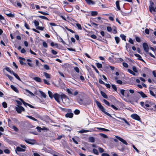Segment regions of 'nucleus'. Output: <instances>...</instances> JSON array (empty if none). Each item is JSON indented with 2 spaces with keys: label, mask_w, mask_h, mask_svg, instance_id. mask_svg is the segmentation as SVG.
<instances>
[{
  "label": "nucleus",
  "mask_w": 156,
  "mask_h": 156,
  "mask_svg": "<svg viewBox=\"0 0 156 156\" xmlns=\"http://www.w3.org/2000/svg\"><path fill=\"white\" fill-rule=\"evenodd\" d=\"M95 102L97 106L99 109L103 112L105 114H106L109 116L110 117H112L111 115L109 114L108 112H105V109L104 108V107L101 105V103L99 102L98 101L95 100Z\"/></svg>",
  "instance_id": "obj_1"
},
{
  "label": "nucleus",
  "mask_w": 156,
  "mask_h": 156,
  "mask_svg": "<svg viewBox=\"0 0 156 156\" xmlns=\"http://www.w3.org/2000/svg\"><path fill=\"white\" fill-rule=\"evenodd\" d=\"M68 94L71 96H76L77 95L78 92L77 90H74L71 89H68L66 90Z\"/></svg>",
  "instance_id": "obj_2"
},
{
  "label": "nucleus",
  "mask_w": 156,
  "mask_h": 156,
  "mask_svg": "<svg viewBox=\"0 0 156 156\" xmlns=\"http://www.w3.org/2000/svg\"><path fill=\"white\" fill-rule=\"evenodd\" d=\"M15 109L17 112L19 113H20L22 111L25 112V109L23 107L19 105H17L15 107Z\"/></svg>",
  "instance_id": "obj_3"
},
{
  "label": "nucleus",
  "mask_w": 156,
  "mask_h": 156,
  "mask_svg": "<svg viewBox=\"0 0 156 156\" xmlns=\"http://www.w3.org/2000/svg\"><path fill=\"white\" fill-rule=\"evenodd\" d=\"M150 5L149 6V10L150 12H152L153 11L155 12V9L154 5V3L152 1L150 2Z\"/></svg>",
  "instance_id": "obj_4"
},
{
  "label": "nucleus",
  "mask_w": 156,
  "mask_h": 156,
  "mask_svg": "<svg viewBox=\"0 0 156 156\" xmlns=\"http://www.w3.org/2000/svg\"><path fill=\"white\" fill-rule=\"evenodd\" d=\"M53 98L57 102L59 103L60 102V95L57 93L53 95Z\"/></svg>",
  "instance_id": "obj_5"
},
{
  "label": "nucleus",
  "mask_w": 156,
  "mask_h": 156,
  "mask_svg": "<svg viewBox=\"0 0 156 156\" xmlns=\"http://www.w3.org/2000/svg\"><path fill=\"white\" fill-rule=\"evenodd\" d=\"M19 100L23 103V104L24 105V106L26 107H27V106H28L32 108H34V107L31 105L27 103L26 102H25L22 99L19 98Z\"/></svg>",
  "instance_id": "obj_6"
},
{
  "label": "nucleus",
  "mask_w": 156,
  "mask_h": 156,
  "mask_svg": "<svg viewBox=\"0 0 156 156\" xmlns=\"http://www.w3.org/2000/svg\"><path fill=\"white\" fill-rule=\"evenodd\" d=\"M143 46L144 51L146 52H148L149 48L148 45L146 43H144L143 44Z\"/></svg>",
  "instance_id": "obj_7"
},
{
  "label": "nucleus",
  "mask_w": 156,
  "mask_h": 156,
  "mask_svg": "<svg viewBox=\"0 0 156 156\" xmlns=\"http://www.w3.org/2000/svg\"><path fill=\"white\" fill-rule=\"evenodd\" d=\"M131 117L132 118L138 121L140 119V117L136 114H132L131 115Z\"/></svg>",
  "instance_id": "obj_8"
},
{
  "label": "nucleus",
  "mask_w": 156,
  "mask_h": 156,
  "mask_svg": "<svg viewBox=\"0 0 156 156\" xmlns=\"http://www.w3.org/2000/svg\"><path fill=\"white\" fill-rule=\"evenodd\" d=\"M115 136V137L117 139L119 140L120 141H121L124 144L126 145H128V143L126 142V141L125 140H124L122 138L118 136Z\"/></svg>",
  "instance_id": "obj_9"
},
{
  "label": "nucleus",
  "mask_w": 156,
  "mask_h": 156,
  "mask_svg": "<svg viewBox=\"0 0 156 156\" xmlns=\"http://www.w3.org/2000/svg\"><path fill=\"white\" fill-rule=\"evenodd\" d=\"M60 98H61L63 102L64 99H67L68 101H69V98H68V97L63 94H62L60 95Z\"/></svg>",
  "instance_id": "obj_10"
},
{
  "label": "nucleus",
  "mask_w": 156,
  "mask_h": 156,
  "mask_svg": "<svg viewBox=\"0 0 156 156\" xmlns=\"http://www.w3.org/2000/svg\"><path fill=\"white\" fill-rule=\"evenodd\" d=\"M87 3L89 5H94L95 4V2L92 1L91 0H85Z\"/></svg>",
  "instance_id": "obj_11"
},
{
  "label": "nucleus",
  "mask_w": 156,
  "mask_h": 156,
  "mask_svg": "<svg viewBox=\"0 0 156 156\" xmlns=\"http://www.w3.org/2000/svg\"><path fill=\"white\" fill-rule=\"evenodd\" d=\"M26 142L29 144H33L35 142V140H34L29 139L25 140Z\"/></svg>",
  "instance_id": "obj_12"
},
{
  "label": "nucleus",
  "mask_w": 156,
  "mask_h": 156,
  "mask_svg": "<svg viewBox=\"0 0 156 156\" xmlns=\"http://www.w3.org/2000/svg\"><path fill=\"white\" fill-rule=\"evenodd\" d=\"M11 88L15 92L18 93L19 92V91L18 89L16 88V87H15L13 85H11L10 86Z\"/></svg>",
  "instance_id": "obj_13"
},
{
  "label": "nucleus",
  "mask_w": 156,
  "mask_h": 156,
  "mask_svg": "<svg viewBox=\"0 0 156 156\" xmlns=\"http://www.w3.org/2000/svg\"><path fill=\"white\" fill-rule=\"evenodd\" d=\"M77 101L80 105H82L84 104L83 101L82 99L78 98L77 99Z\"/></svg>",
  "instance_id": "obj_14"
},
{
  "label": "nucleus",
  "mask_w": 156,
  "mask_h": 156,
  "mask_svg": "<svg viewBox=\"0 0 156 156\" xmlns=\"http://www.w3.org/2000/svg\"><path fill=\"white\" fill-rule=\"evenodd\" d=\"M73 115L72 113H68L65 115V116L67 118H72L73 117Z\"/></svg>",
  "instance_id": "obj_15"
},
{
  "label": "nucleus",
  "mask_w": 156,
  "mask_h": 156,
  "mask_svg": "<svg viewBox=\"0 0 156 156\" xmlns=\"http://www.w3.org/2000/svg\"><path fill=\"white\" fill-rule=\"evenodd\" d=\"M134 55L138 58V59L143 62H144L143 59H142L141 56L139 54H134Z\"/></svg>",
  "instance_id": "obj_16"
},
{
  "label": "nucleus",
  "mask_w": 156,
  "mask_h": 156,
  "mask_svg": "<svg viewBox=\"0 0 156 156\" xmlns=\"http://www.w3.org/2000/svg\"><path fill=\"white\" fill-rule=\"evenodd\" d=\"M33 79L34 80L38 82H41L42 81L41 79L38 77H34V78H33Z\"/></svg>",
  "instance_id": "obj_17"
},
{
  "label": "nucleus",
  "mask_w": 156,
  "mask_h": 156,
  "mask_svg": "<svg viewBox=\"0 0 156 156\" xmlns=\"http://www.w3.org/2000/svg\"><path fill=\"white\" fill-rule=\"evenodd\" d=\"M152 104H151L148 101H147L145 102V106L147 107H150L152 105Z\"/></svg>",
  "instance_id": "obj_18"
},
{
  "label": "nucleus",
  "mask_w": 156,
  "mask_h": 156,
  "mask_svg": "<svg viewBox=\"0 0 156 156\" xmlns=\"http://www.w3.org/2000/svg\"><path fill=\"white\" fill-rule=\"evenodd\" d=\"M118 118L120 119L121 120L124 121V122L128 126H130V124L129 123V122H127V121L125 119L121 118V117H118Z\"/></svg>",
  "instance_id": "obj_19"
},
{
  "label": "nucleus",
  "mask_w": 156,
  "mask_h": 156,
  "mask_svg": "<svg viewBox=\"0 0 156 156\" xmlns=\"http://www.w3.org/2000/svg\"><path fill=\"white\" fill-rule=\"evenodd\" d=\"M25 151V149L21 148V147H16V151H18L24 152Z\"/></svg>",
  "instance_id": "obj_20"
},
{
  "label": "nucleus",
  "mask_w": 156,
  "mask_h": 156,
  "mask_svg": "<svg viewBox=\"0 0 156 156\" xmlns=\"http://www.w3.org/2000/svg\"><path fill=\"white\" fill-rule=\"evenodd\" d=\"M48 152L51 154L52 155H53V154H54V153H57L58 154H59L58 153H57V152L55 151H53V150L51 149L48 150Z\"/></svg>",
  "instance_id": "obj_21"
},
{
  "label": "nucleus",
  "mask_w": 156,
  "mask_h": 156,
  "mask_svg": "<svg viewBox=\"0 0 156 156\" xmlns=\"http://www.w3.org/2000/svg\"><path fill=\"white\" fill-rule=\"evenodd\" d=\"M101 95L105 98H107L108 97L107 95L104 92L101 91Z\"/></svg>",
  "instance_id": "obj_22"
},
{
  "label": "nucleus",
  "mask_w": 156,
  "mask_h": 156,
  "mask_svg": "<svg viewBox=\"0 0 156 156\" xmlns=\"http://www.w3.org/2000/svg\"><path fill=\"white\" fill-rule=\"evenodd\" d=\"M43 74L45 76L46 78L48 79L50 78V75L49 74L46 72H44Z\"/></svg>",
  "instance_id": "obj_23"
},
{
  "label": "nucleus",
  "mask_w": 156,
  "mask_h": 156,
  "mask_svg": "<svg viewBox=\"0 0 156 156\" xmlns=\"http://www.w3.org/2000/svg\"><path fill=\"white\" fill-rule=\"evenodd\" d=\"M89 140L90 142L91 143L94 142L95 141V139L94 137H90L89 138Z\"/></svg>",
  "instance_id": "obj_24"
},
{
  "label": "nucleus",
  "mask_w": 156,
  "mask_h": 156,
  "mask_svg": "<svg viewBox=\"0 0 156 156\" xmlns=\"http://www.w3.org/2000/svg\"><path fill=\"white\" fill-rule=\"evenodd\" d=\"M139 93L142 97L143 98L147 97V96L146 95H145L143 92L140 91V92H139Z\"/></svg>",
  "instance_id": "obj_25"
},
{
  "label": "nucleus",
  "mask_w": 156,
  "mask_h": 156,
  "mask_svg": "<svg viewBox=\"0 0 156 156\" xmlns=\"http://www.w3.org/2000/svg\"><path fill=\"white\" fill-rule=\"evenodd\" d=\"M116 7L119 10H120V8L119 6V1H117L116 2Z\"/></svg>",
  "instance_id": "obj_26"
},
{
  "label": "nucleus",
  "mask_w": 156,
  "mask_h": 156,
  "mask_svg": "<svg viewBox=\"0 0 156 156\" xmlns=\"http://www.w3.org/2000/svg\"><path fill=\"white\" fill-rule=\"evenodd\" d=\"M39 92L41 94V96L44 98H46V94L43 92L41 91H39Z\"/></svg>",
  "instance_id": "obj_27"
},
{
  "label": "nucleus",
  "mask_w": 156,
  "mask_h": 156,
  "mask_svg": "<svg viewBox=\"0 0 156 156\" xmlns=\"http://www.w3.org/2000/svg\"><path fill=\"white\" fill-rule=\"evenodd\" d=\"M93 152L95 154L98 155L99 154V153L98 151V150L95 148H94L92 150Z\"/></svg>",
  "instance_id": "obj_28"
},
{
  "label": "nucleus",
  "mask_w": 156,
  "mask_h": 156,
  "mask_svg": "<svg viewBox=\"0 0 156 156\" xmlns=\"http://www.w3.org/2000/svg\"><path fill=\"white\" fill-rule=\"evenodd\" d=\"M98 14V12L97 11H92L91 12V15L92 16H95Z\"/></svg>",
  "instance_id": "obj_29"
},
{
  "label": "nucleus",
  "mask_w": 156,
  "mask_h": 156,
  "mask_svg": "<svg viewBox=\"0 0 156 156\" xmlns=\"http://www.w3.org/2000/svg\"><path fill=\"white\" fill-rule=\"evenodd\" d=\"M48 93L49 97L51 98H53V94L50 91H48Z\"/></svg>",
  "instance_id": "obj_30"
},
{
  "label": "nucleus",
  "mask_w": 156,
  "mask_h": 156,
  "mask_svg": "<svg viewBox=\"0 0 156 156\" xmlns=\"http://www.w3.org/2000/svg\"><path fill=\"white\" fill-rule=\"evenodd\" d=\"M27 117H28V118H30V119L33 120L34 121H37V120L36 119H35L34 117H33L31 116L27 115Z\"/></svg>",
  "instance_id": "obj_31"
},
{
  "label": "nucleus",
  "mask_w": 156,
  "mask_h": 156,
  "mask_svg": "<svg viewBox=\"0 0 156 156\" xmlns=\"http://www.w3.org/2000/svg\"><path fill=\"white\" fill-rule=\"evenodd\" d=\"M96 65L97 66V67L98 68H102V65L101 64H100L98 63H96Z\"/></svg>",
  "instance_id": "obj_32"
},
{
  "label": "nucleus",
  "mask_w": 156,
  "mask_h": 156,
  "mask_svg": "<svg viewBox=\"0 0 156 156\" xmlns=\"http://www.w3.org/2000/svg\"><path fill=\"white\" fill-rule=\"evenodd\" d=\"M115 38L116 41V44H118L120 41V39L119 38L117 37H115Z\"/></svg>",
  "instance_id": "obj_33"
},
{
  "label": "nucleus",
  "mask_w": 156,
  "mask_h": 156,
  "mask_svg": "<svg viewBox=\"0 0 156 156\" xmlns=\"http://www.w3.org/2000/svg\"><path fill=\"white\" fill-rule=\"evenodd\" d=\"M89 131V130H85L84 129H82L81 130H80L78 132L80 133H86Z\"/></svg>",
  "instance_id": "obj_34"
},
{
  "label": "nucleus",
  "mask_w": 156,
  "mask_h": 156,
  "mask_svg": "<svg viewBox=\"0 0 156 156\" xmlns=\"http://www.w3.org/2000/svg\"><path fill=\"white\" fill-rule=\"evenodd\" d=\"M120 37L122 38V40H124L125 41H126V36L124 35L123 34H122L120 35Z\"/></svg>",
  "instance_id": "obj_35"
},
{
  "label": "nucleus",
  "mask_w": 156,
  "mask_h": 156,
  "mask_svg": "<svg viewBox=\"0 0 156 156\" xmlns=\"http://www.w3.org/2000/svg\"><path fill=\"white\" fill-rule=\"evenodd\" d=\"M103 102L104 103H105L106 105H108V106H110V104L109 102L107 100H106L105 99H104L103 100Z\"/></svg>",
  "instance_id": "obj_36"
},
{
  "label": "nucleus",
  "mask_w": 156,
  "mask_h": 156,
  "mask_svg": "<svg viewBox=\"0 0 156 156\" xmlns=\"http://www.w3.org/2000/svg\"><path fill=\"white\" fill-rule=\"evenodd\" d=\"M125 90L123 89H120V92L121 93V94L122 95V97H123V96L124 95V92H125Z\"/></svg>",
  "instance_id": "obj_37"
},
{
  "label": "nucleus",
  "mask_w": 156,
  "mask_h": 156,
  "mask_svg": "<svg viewBox=\"0 0 156 156\" xmlns=\"http://www.w3.org/2000/svg\"><path fill=\"white\" fill-rule=\"evenodd\" d=\"M14 76H15V77L18 80L21 81V80L20 79V78L19 77V76L18 75L15 73V74H14Z\"/></svg>",
  "instance_id": "obj_38"
},
{
  "label": "nucleus",
  "mask_w": 156,
  "mask_h": 156,
  "mask_svg": "<svg viewBox=\"0 0 156 156\" xmlns=\"http://www.w3.org/2000/svg\"><path fill=\"white\" fill-rule=\"evenodd\" d=\"M91 24L95 28H97L98 24L94 22H91Z\"/></svg>",
  "instance_id": "obj_39"
},
{
  "label": "nucleus",
  "mask_w": 156,
  "mask_h": 156,
  "mask_svg": "<svg viewBox=\"0 0 156 156\" xmlns=\"http://www.w3.org/2000/svg\"><path fill=\"white\" fill-rule=\"evenodd\" d=\"M100 135L102 137L105 138H108V136L102 133H100Z\"/></svg>",
  "instance_id": "obj_40"
},
{
  "label": "nucleus",
  "mask_w": 156,
  "mask_h": 156,
  "mask_svg": "<svg viewBox=\"0 0 156 156\" xmlns=\"http://www.w3.org/2000/svg\"><path fill=\"white\" fill-rule=\"evenodd\" d=\"M12 128L16 132H18V131L19 129L18 128L15 126H12Z\"/></svg>",
  "instance_id": "obj_41"
},
{
  "label": "nucleus",
  "mask_w": 156,
  "mask_h": 156,
  "mask_svg": "<svg viewBox=\"0 0 156 156\" xmlns=\"http://www.w3.org/2000/svg\"><path fill=\"white\" fill-rule=\"evenodd\" d=\"M98 148L99 151L100 153H102L104 152V150L103 149V148H101L100 147H98Z\"/></svg>",
  "instance_id": "obj_42"
},
{
  "label": "nucleus",
  "mask_w": 156,
  "mask_h": 156,
  "mask_svg": "<svg viewBox=\"0 0 156 156\" xmlns=\"http://www.w3.org/2000/svg\"><path fill=\"white\" fill-rule=\"evenodd\" d=\"M39 17L43 19L46 20H49V19L46 17L42 16H39Z\"/></svg>",
  "instance_id": "obj_43"
},
{
  "label": "nucleus",
  "mask_w": 156,
  "mask_h": 156,
  "mask_svg": "<svg viewBox=\"0 0 156 156\" xmlns=\"http://www.w3.org/2000/svg\"><path fill=\"white\" fill-rule=\"evenodd\" d=\"M97 129H101L104 131H109V130L108 129H107L104 128H97Z\"/></svg>",
  "instance_id": "obj_44"
},
{
  "label": "nucleus",
  "mask_w": 156,
  "mask_h": 156,
  "mask_svg": "<svg viewBox=\"0 0 156 156\" xmlns=\"http://www.w3.org/2000/svg\"><path fill=\"white\" fill-rule=\"evenodd\" d=\"M44 69L47 70H49L50 69L49 66L45 64L44 65Z\"/></svg>",
  "instance_id": "obj_45"
},
{
  "label": "nucleus",
  "mask_w": 156,
  "mask_h": 156,
  "mask_svg": "<svg viewBox=\"0 0 156 156\" xmlns=\"http://www.w3.org/2000/svg\"><path fill=\"white\" fill-rule=\"evenodd\" d=\"M6 76L9 78L10 80L12 81L13 80V78L12 76L9 75L8 74H6Z\"/></svg>",
  "instance_id": "obj_46"
},
{
  "label": "nucleus",
  "mask_w": 156,
  "mask_h": 156,
  "mask_svg": "<svg viewBox=\"0 0 156 156\" xmlns=\"http://www.w3.org/2000/svg\"><path fill=\"white\" fill-rule=\"evenodd\" d=\"M25 90L27 92L29 93L31 95L34 96V94L33 93L31 92L30 91H29V90H27V89H26Z\"/></svg>",
  "instance_id": "obj_47"
},
{
  "label": "nucleus",
  "mask_w": 156,
  "mask_h": 156,
  "mask_svg": "<svg viewBox=\"0 0 156 156\" xmlns=\"http://www.w3.org/2000/svg\"><path fill=\"white\" fill-rule=\"evenodd\" d=\"M38 12L44 15H49V14L48 13L42 11H39Z\"/></svg>",
  "instance_id": "obj_48"
},
{
  "label": "nucleus",
  "mask_w": 156,
  "mask_h": 156,
  "mask_svg": "<svg viewBox=\"0 0 156 156\" xmlns=\"http://www.w3.org/2000/svg\"><path fill=\"white\" fill-rule=\"evenodd\" d=\"M132 69L133 70L134 72L137 73L138 71L136 69V67L135 66H133L132 67Z\"/></svg>",
  "instance_id": "obj_49"
},
{
  "label": "nucleus",
  "mask_w": 156,
  "mask_h": 156,
  "mask_svg": "<svg viewBox=\"0 0 156 156\" xmlns=\"http://www.w3.org/2000/svg\"><path fill=\"white\" fill-rule=\"evenodd\" d=\"M76 25L79 30H82L81 25L79 23H76Z\"/></svg>",
  "instance_id": "obj_50"
},
{
  "label": "nucleus",
  "mask_w": 156,
  "mask_h": 156,
  "mask_svg": "<svg viewBox=\"0 0 156 156\" xmlns=\"http://www.w3.org/2000/svg\"><path fill=\"white\" fill-rule=\"evenodd\" d=\"M149 91H150V94L152 96L154 97H156V95L155 94H154V92L152 91L151 90H150Z\"/></svg>",
  "instance_id": "obj_51"
},
{
  "label": "nucleus",
  "mask_w": 156,
  "mask_h": 156,
  "mask_svg": "<svg viewBox=\"0 0 156 156\" xmlns=\"http://www.w3.org/2000/svg\"><path fill=\"white\" fill-rule=\"evenodd\" d=\"M74 113L76 115H78L80 113V111L78 109H76L74 111Z\"/></svg>",
  "instance_id": "obj_52"
},
{
  "label": "nucleus",
  "mask_w": 156,
  "mask_h": 156,
  "mask_svg": "<svg viewBox=\"0 0 156 156\" xmlns=\"http://www.w3.org/2000/svg\"><path fill=\"white\" fill-rule=\"evenodd\" d=\"M34 23L35 26L36 27L38 26L39 24V22L36 20H35L34 21Z\"/></svg>",
  "instance_id": "obj_53"
},
{
  "label": "nucleus",
  "mask_w": 156,
  "mask_h": 156,
  "mask_svg": "<svg viewBox=\"0 0 156 156\" xmlns=\"http://www.w3.org/2000/svg\"><path fill=\"white\" fill-rule=\"evenodd\" d=\"M135 39L136 41L138 42H140L141 41V40L140 37H138L136 36Z\"/></svg>",
  "instance_id": "obj_54"
},
{
  "label": "nucleus",
  "mask_w": 156,
  "mask_h": 156,
  "mask_svg": "<svg viewBox=\"0 0 156 156\" xmlns=\"http://www.w3.org/2000/svg\"><path fill=\"white\" fill-rule=\"evenodd\" d=\"M112 87L114 90L115 91H117V88L116 86L114 84H112Z\"/></svg>",
  "instance_id": "obj_55"
},
{
  "label": "nucleus",
  "mask_w": 156,
  "mask_h": 156,
  "mask_svg": "<svg viewBox=\"0 0 156 156\" xmlns=\"http://www.w3.org/2000/svg\"><path fill=\"white\" fill-rule=\"evenodd\" d=\"M6 15L9 16V17H14V15L12 14L11 13H8V14H6Z\"/></svg>",
  "instance_id": "obj_56"
},
{
  "label": "nucleus",
  "mask_w": 156,
  "mask_h": 156,
  "mask_svg": "<svg viewBox=\"0 0 156 156\" xmlns=\"http://www.w3.org/2000/svg\"><path fill=\"white\" fill-rule=\"evenodd\" d=\"M92 67L93 68V69H94V70H95L96 72L98 74H99V72L98 71V69H96V67L95 66H94V65H92Z\"/></svg>",
  "instance_id": "obj_57"
},
{
  "label": "nucleus",
  "mask_w": 156,
  "mask_h": 156,
  "mask_svg": "<svg viewBox=\"0 0 156 156\" xmlns=\"http://www.w3.org/2000/svg\"><path fill=\"white\" fill-rule=\"evenodd\" d=\"M0 21L1 23H2L3 24H5L6 23V21L5 20V19L4 18L2 20H1Z\"/></svg>",
  "instance_id": "obj_58"
},
{
  "label": "nucleus",
  "mask_w": 156,
  "mask_h": 156,
  "mask_svg": "<svg viewBox=\"0 0 156 156\" xmlns=\"http://www.w3.org/2000/svg\"><path fill=\"white\" fill-rule=\"evenodd\" d=\"M24 26L27 29H30V27H29V25L28 24H27V23H25V24H24Z\"/></svg>",
  "instance_id": "obj_59"
},
{
  "label": "nucleus",
  "mask_w": 156,
  "mask_h": 156,
  "mask_svg": "<svg viewBox=\"0 0 156 156\" xmlns=\"http://www.w3.org/2000/svg\"><path fill=\"white\" fill-rule=\"evenodd\" d=\"M2 105L4 108H6L7 107V104L5 102H4L2 103Z\"/></svg>",
  "instance_id": "obj_60"
},
{
  "label": "nucleus",
  "mask_w": 156,
  "mask_h": 156,
  "mask_svg": "<svg viewBox=\"0 0 156 156\" xmlns=\"http://www.w3.org/2000/svg\"><path fill=\"white\" fill-rule=\"evenodd\" d=\"M42 130H45L46 131H47L49 130V129L46 128L44 126H43L42 128H41Z\"/></svg>",
  "instance_id": "obj_61"
},
{
  "label": "nucleus",
  "mask_w": 156,
  "mask_h": 156,
  "mask_svg": "<svg viewBox=\"0 0 156 156\" xmlns=\"http://www.w3.org/2000/svg\"><path fill=\"white\" fill-rule=\"evenodd\" d=\"M116 82L119 84H122V82L120 80H117Z\"/></svg>",
  "instance_id": "obj_62"
},
{
  "label": "nucleus",
  "mask_w": 156,
  "mask_h": 156,
  "mask_svg": "<svg viewBox=\"0 0 156 156\" xmlns=\"http://www.w3.org/2000/svg\"><path fill=\"white\" fill-rule=\"evenodd\" d=\"M43 81L44 83L48 85L50 84V83H49V82L47 81L46 80L44 79Z\"/></svg>",
  "instance_id": "obj_63"
},
{
  "label": "nucleus",
  "mask_w": 156,
  "mask_h": 156,
  "mask_svg": "<svg viewBox=\"0 0 156 156\" xmlns=\"http://www.w3.org/2000/svg\"><path fill=\"white\" fill-rule=\"evenodd\" d=\"M36 129H37V131L38 132H41V130H42L41 128L39 126H37L36 127Z\"/></svg>",
  "instance_id": "obj_64"
}]
</instances>
